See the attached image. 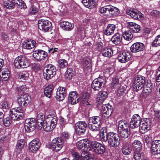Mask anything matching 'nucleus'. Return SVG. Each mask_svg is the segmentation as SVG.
I'll return each instance as SVG.
<instances>
[{
    "label": "nucleus",
    "instance_id": "1",
    "mask_svg": "<svg viewBox=\"0 0 160 160\" xmlns=\"http://www.w3.org/2000/svg\"><path fill=\"white\" fill-rule=\"evenodd\" d=\"M100 12L110 17H114L120 13L119 9L112 5H106L99 9Z\"/></svg>",
    "mask_w": 160,
    "mask_h": 160
},
{
    "label": "nucleus",
    "instance_id": "2",
    "mask_svg": "<svg viewBox=\"0 0 160 160\" xmlns=\"http://www.w3.org/2000/svg\"><path fill=\"white\" fill-rule=\"evenodd\" d=\"M108 142L109 146L112 147H116L120 143V139L118 135L113 132L107 133Z\"/></svg>",
    "mask_w": 160,
    "mask_h": 160
},
{
    "label": "nucleus",
    "instance_id": "3",
    "mask_svg": "<svg viewBox=\"0 0 160 160\" xmlns=\"http://www.w3.org/2000/svg\"><path fill=\"white\" fill-rule=\"evenodd\" d=\"M24 110L21 107L15 108L9 111V115L12 119L19 121L23 118L24 116Z\"/></svg>",
    "mask_w": 160,
    "mask_h": 160
},
{
    "label": "nucleus",
    "instance_id": "4",
    "mask_svg": "<svg viewBox=\"0 0 160 160\" xmlns=\"http://www.w3.org/2000/svg\"><path fill=\"white\" fill-rule=\"evenodd\" d=\"M145 83V78L141 75H138L134 78L132 84L133 90L135 91L141 89Z\"/></svg>",
    "mask_w": 160,
    "mask_h": 160
},
{
    "label": "nucleus",
    "instance_id": "5",
    "mask_svg": "<svg viewBox=\"0 0 160 160\" xmlns=\"http://www.w3.org/2000/svg\"><path fill=\"white\" fill-rule=\"evenodd\" d=\"M29 62L24 55L18 56L14 61V65L18 68H26L29 66Z\"/></svg>",
    "mask_w": 160,
    "mask_h": 160
},
{
    "label": "nucleus",
    "instance_id": "6",
    "mask_svg": "<svg viewBox=\"0 0 160 160\" xmlns=\"http://www.w3.org/2000/svg\"><path fill=\"white\" fill-rule=\"evenodd\" d=\"M38 28L44 32H48L52 27L51 22L46 19H39L38 21Z\"/></svg>",
    "mask_w": 160,
    "mask_h": 160
},
{
    "label": "nucleus",
    "instance_id": "7",
    "mask_svg": "<svg viewBox=\"0 0 160 160\" xmlns=\"http://www.w3.org/2000/svg\"><path fill=\"white\" fill-rule=\"evenodd\" d=\"M63 142L60 137H58L53 139L50 144L49 148L56 152L59 151L63 147Z\"/></svg>",
    "mask_w": 160,
    "mask_h": 160
},
{
    "label": "nucleus",
    "instance_id": "8",
    "mask_svg": "<svg viewBox=\"0 0 160 160\" xmlns=\"http://www.w3.org/2000/svg\"><path fill=\"white\" fill-rule=\"evenodd\" d=\"M37 122L34 118L27 119L25 123V130L28 132H32L35 129Z\"/></svg>",
    "mask_w": 160,
    "mask_h": 160
},
{
    "label": "nucleus",
    "instance_id": "9",
    "mask_svg": "<svg viewBox=\"0 0 160 160\" xmlns=\"http://www.w3.org/2000/svg\"><path fill=\"white\" fill-rule=\"evenodd\" d=\"M31 98L30 96L27 93L22 94L18 98V104L21 106H26L30 102Z\"/></svg>",
    "mask_w": 160,
    "mask_h": 160
},
{
    "label": "nucleus",
    "instance_id": "10",
    "mask_svg": "<svg viewBox=\"0 0 160 160\" xmlns=\"http://www.w3.org/2000/svg\"><path fill=\"white\" fill-rule=\"evenodd\" d=\"M40 141L38 138L33 139L28 144L29 151L32 153H35L40 148Z\"/></svg>",
    "mask_w": 160,
    "mask_h": 160
},
{
    "label": "nucleus",
    "instance_id": "11",
    "mask_svg": "<svg viewBox=\"0 0 160 160\" xmlns=\"http://www.w3.org/2000/svg\"><path fill=\"white\" fill-rule=\"evenodd\" d=\"M87 127V124L85 122L79 121L75 124L74 128L76 133L82 135L85 132Z\"/></svg>",
    "mask_w": 160,
    "mask_h": 160
},
{
    "label": "nucleus",
    "instance_id": "12",
    "mask_svg": "<svg viewBox=\"0 0 160 160\" xmlns=\"http://www.w3.org/2000/svg\"><path fill=\"white\" fill-rule=\"evenodd\" d=\"M56 69L53 65L50 64L48 65V68L43 72V76L44 78L48 80L52 78L56 74Z\"/></svg>",
    "mask_w": 160,
    "mask_h": 160
},
{
    "label": "nucleus",
    "instance_id": "13",
    "mask_svg": "<svg viewBox=\"0 0 160 160\" xmlns=\"http://www.w3.org/2000/svg\"><path fill=\"white\" fill-rule=\"evenodd\" d=\"M104 79L99 77L93 81L92 84V87L94 91L99 90L104 87Z\"/></svg>",
    "mask_w": 160,
    "mask_h": 160
},
{
    "label": "nucleus",
    "instance_id": "14",
    "mask_svg": "<svg viewBox=\"0 0 160 160\" xmlns=\"http://www.w3.org/2000/svg\"><path fill=\"white\" fill-rule=\"evenodd\" d=\"M88 140L86 139H83L78 141L76 143V146L78 149L80 153L82 152H88Z\"/></svg>",
    "mask_w": 160,
    "mask_h": 160
},
{
    "label": "nucleus",
    "instance_id": "15",
    "mask_svg": "<svg viewBox=\"0 0 160 160\" xmlns=\"http://www.w3.org/2000/svg\"><path fill=\"white\" fill-rule=\"evenodd\" d=\"M131 57L130 52L124 50L120 53L118 55V59L121 63H125L128 61Z\"/></svg>",
    "mask_w": 160,
    "mask_h": 160
},
{
    "label": "nucleus",
    "instance_id": "16",
    "mask_svg": "<svg viewBox=\"0 0 160 160\" xmlns=\"http://www.w3.org/2000/svg\"><path fill=\"white\" fill-rule=\"evenodd\" d=\"M150 150L152 154H160V140H154L152 142Z\"/></svg>",
    "mask_w": 160,
    "mask_h": 160
},
{
    "label": "nucleus",
    "instance_id": "17",
    "mask_svg": "<svg viewBox=\"0 0 160 160\" xmlns=\"http://www.w3.org/2000/svg\"><path fill=\"white\" fill-rule=\"evenodd\" d=\"M126 12L127 14L135 19L140 20L143 17V14L140 12L136 9L127 10Z\"/></svg>",
    "mask_w": 160,
    "mask_h": 160
},
{
    "label": "nucleus",
    "instance_id": "18",
    "mask_svg": "<svg viewBox=\"0 0 160 160\" xmlns=\"http://www.w3.org/2000/svg\"><path fill=\"white\" fill-rule=\"evenodd\" d=\"M33 56L36 60L41 61L44 60L48 56V53L44 51L37 50L33 52Z\"/></svg>",
    "mask_w": 160,
    "mask_h": 160
},
{
    "label": "nucleus",
    "instance_id": "19",
    "mask_svg": "<svg viewBox=\"0 0 160 160\" xmlns=\"http://www.w3.org/2000/svg\"><path fill=\"white\" fill-rule=\"evenodd\" d=\"M141 118L138 114H135L133 116L130 122V125L131 128H134L140 126L141 123Z\"/></svg>",
    "mask_w": 160,
    "mask_h": 160
},
{
    "label": "nucleus",
    "instance_id": "20",
    "mask_svg": "<svg viewBox=\"0 0 160 160\" xmlns=\"http://www.w3.org/2000/svg\"><path fill=\"white\" fill-rule=\"evenodd\" d=\"M66 89L64 87H59L56 92V98L58 101L63 100L66 95Z\"/></svg>",
    "mask_w": 160,
    "mask_h": 160
},
{
    "label": "nucleus",
    "instance_id": "21",
    "mask_svg": "<svg viewBox=\"0 0 160 160\" xmlns=\"http://www.w3.org/2000/svg\"><path fill=\"white\" fill-rule=\"evenodd\" d=\"M141 124L140 125V130L142 133H144L150 129L151 128V123L149 119H147L141 121Z\"/></svg>",
    "mask_w": 160,
    "mask_h": 160
},
{
    "label": "nucleus",
    "instance_id": "22",
    "mask_svg": "<svg viewBox=\"0 0 160 160\" xmlns=\"http://www.w3.org/2000/svg\"><path fill=\"white\" fill-rule=\"evenodd\" d=\"M102 111L103 116L104 117L108 118L112 113V106L109 104L103 105L102 106Z\"/></svg>",
    "mask_w": 160,
    "mask_h": 160
},
{
    "label": "nucleus",
    "instance_id": "23",
    "mask_svg": "<svg viewBox=\"0 0 160 160\" xmlns=\"http://www.w3.org/2000/svg\"><path fill=\"white\" fill-rule=\"evenodd\" d=\"M144 48V45L143 43L137 42L134 43L131 46L130 50L131 52L135 53L142 51Z\"/></svg>",
    "mask_w": 160,
    "mask_h": 160
},
{
    "label": "nucleus",
    "instance_id": "24",
    "mask_svg": "<svg viewBox=\"0 0 160 160\" xmlns=\"http://www.w3.org/2000/svg\"><path fill=\"white\" fill-rule=\"evenodd\" d=\"M78 94L76 91H72L70 92L68 97V102L72 104H74L79 102L78 98Z\"/></svg>",
    "mask_w": 160,
    "mask_h": 160
},
{
    "label": "nucleus",
    "instance_id": "25",
    "mask_svg": "<svg viewBox=\"0 0 160 160\" xmlns=\"http://www.w3.org/2000/svg\"><path fill=\"white\" fill-rule=\"evenodd\" d=\"M91 32V29L88 28L80 27L78 28L77 33L78 34L81 35L82 38L88 36Z\"/></svg>",
    "mask_w": 160,
    "mask_h": 160
},
{
    "label": "nucleus",
    "instance_id": "26",
    "mask_svg": "<svg viewBox=\"0 0 160 160\" xmlns=\"http://www.w3.org/2000/svg\"><path fill=\"white\" fill-rule=\"evenodd\" d=\"M108 96V94L106 92L101 91H100L96 98V102L98 104H102L106 99Z\"/></svg>",
    "mask_w": 160,
    "mask_h": 160
},
{
    "label": "nucleus",
    "instance_id": "27",
    "mask_svg": "<svg viewBox=\"0 0 160 160\" xmlns=\"http://www.w3.org/2000/svg\"><path fill=\"white\" fill-rule=\"evenodd\" d=\"M88 152L90 150L92 151L95 152L96 150L97 149L98 146L100 145L101 143L96 141H90L88 140Z\"/></svg>",
    "mask_w": 160,
    "mask_h": 160
},
{
    "label": "nucleus",
    "instance_id": "28",
    "mask_svg": "<svg viewBox=\"0 0 160 160\" xmlns=\"http://www.w3.org/2000/svg\"><path fill=\"white\" fill-rule=\"evenodd\" d=\"M132 151V147L128 143H123L122 147V153L125 155H128L130 154Z\"/></svg>",
    "mask_w": 160,
    "mask_h": 160
},
{
    "label": "nucleus",
    "instance_id": "29",
    "mask_svg": "<svg viewBox=\"0 0 160 160\" xmlns=\"http://www.w3.org/2000/svg\"><path fill=\"white\" fill-rule=\"evenodd\" d=\"M44 122L47 123V124L49 125V126H51L53 129L55 127L57 123V119L56 118H53L50 116L47 117L44 121Z\"/></svg>",
    "mask_w": 160,
    "mask_h": 160
},
{
    "label": "nucleus",
    "instance_id": "30",
    "mask_svg": "<svg viewBox=\"0 0 160 160\" xmlns=\"http://www.w3.org/2000/svg\"><path fill=\"white\" fill-rule=\"evenodd\" d=\"M88 127L90 129L92 132L93 136H95L96 135L98 134L100 128V125L89 123Z\"/></svg>",
    "mask_w": 160,
    "mask_h": 160
},
{
    "label": "nucleus",
    "instance_id": "31",
    "mask_svg": "<svg viewBox=\"0 0 160 160\" xmlns=\"http://www.w3.org/2000/svg\"><path fill=\"white\" fill-rule=\"evenodd\" d=\"M60 26L65 30L70 31L73 28L74 25L72 23H70L67 21H64L60 23Z\"/></svg>",
    "mask_w": 160,
    "mask_h": 160
},
{
    "label": "nucleus",
    "instance_id": "32",
    "mask_svg": "<svg viewBox=\"0 0 160 160\" xmlns=\"http://www.w3.org/2000/svg\"><path fill=\"white\" fill-rule=\"evenodd\" d=\"M128 27L133 32H138L140 30V27L138 25L133 22H129Z\"/></svg>",
    "mask_w": 160,
    "mask_h": 160
},
{
    "label": "nucleus",
    "instance_id": "33",
    "mask_svg": "<svg viewBox=\"0 0 160 160\" xmlns=\"http://www.w3.org/2000/svg\"><path fill=\"white\" fill-rule=\"evenodd\" d=\"M115 29V25L113 24H109L104 31V33L105 35L108 36L111 35L113 33Z\"/></svg>",
    "mask_w": 160,
    "mask_h": 160
},
{
    "label": "nucleus",
    "instance_id": "34",
    "mask_svg": "<svg viewBox=\"0 0 160 160\" xmlns=\"http://www.w3.org/2000/svg\"><path fill=\"white\" fill-rule=\"evenodd\" d=\"M113 51L112 49L110 47H106L102 51V54L106 57L110 58L113 55Z\"/></svg>",
    "mask_w": 160,
    "mask_h": 160
},
{
    "label": "nucleus",
    "instance_id": "35",
    "mask_svg": "<svg viewBox=\"0 0 160 160\" xmlns=\"http://www.w3.org/2000/svg\"><path fill=\"white\" fill-rule=\"evenodd\" d=\"M82 3L86 7L89 9L93 8L96 6L94 0H82Z\"/></svg>",
    "mask_w": 160,
    "mask_h": 160
},
{
    "label": "nucleus",
    "instance_id": "36",
    "mask_svg": "<svg viewBox=\"0 0 160 160\" xmlns=\"http://www.w3.org/2000/svg\"><path fill=\"white\" fill-rule=\"evenodd\" d=\"M36 44V42L33 40L27 41L22 45V47L25 49H30L33 48Z\"/></svg>",
    "mask_w": 160,
    "mask_h": 160
},
{
    "label": "nucleus",
    "instance_id": "37",
    "mask_svg": "<svg viewBox=\"0 0 160 160\" xmlns=\"http://www.w3.org/2000/svg\"><path fill=\"white\" fill-rule=\"evenodd\" d=\"M130 128L128 123L124 120H121L118 122V131H121Z\"/></svg>",
    "mask_w": 160,
    "mask_h": 160
},
{
    "label": "nucleus",
    "instance_id": "38",
    "mask_svg": "<svg viewBox=\"0 0 160 160\" xmlns=\"http://www.w3.org/2000/svg\"><path fill=\"white\" fill-rule=\"evenodd\" d=\"M122 39V36L119 33H116L112 36L111 40L113 44L117 45L120 43Z\"/></svg>",
    "mask_w": 160,
    "mask_h": 160
},
{
    "label": "nucleus",
    "instance_id": "39",
    "mask_svg": "<svg viewBox=\"0 0 160 160\" xmlns=\"http://www.w3.org/2000/svg\"><path fill=\"white\" fill-rule=\"evenodd\" d=\"M54 89V87L52 85H49L46 87L44 90L45 95L47 97L50 98Z\"/></svg>",
    "mask_w": 160,
    "mask_h": 160
},
{
    "label": "nucleus",
    "instance_id": "40",
    "mask_svg": "<svg viewBox=\"0 0 160 160\" xmlns=\"http://www.w3.org/2000/svg\"><path fill=\"white\" fill-rule=\"evenodd\" d=\"M45 115L42 112L39 113L37 116L36 119L37 125L40 127L42 125L44 120Z\"/></svg>",
    "mask_w": 160,
    "mask_h": 160
},
{
    "label": "nucleus",
    "instance_id": "41",
    "mask_svg": "<svg viewBox=\"0 0 160 160\" xmlns=\"http://www.w3.org/2000/svg\"><path fill=\"white\" fill-rule=\"evenodd\" d=\"M118 132L120 133V136L122 138H126L128 137L130 134V128H126Z\"/></svg>",
    "mask_w": 160,
    "mask_h": 160
},
{
    "label": "nucleus",
    "instance_id": "42",
    "mask_svg": "<svg viewBox=\"0 0 160 160\" xmlns=\"http://www.w3.org/2000/svg\"><path fill=\"white\" fill-rule=\"evenodd\" d=\"M89 123L100 125L101 118L98 116H93L90 117L89 121Z\"/></svg>",
    "mask_w": 160,
    "mask_h": 160
},
{
    "label": "nucleus",
    "instance_id": "43",
    "mask_svg": "<svg viewBox=\"0 0 160 160\" xmlns=\"http://www.w3.org/2000/svg\"><path fill=\"white\" fill-rule=\"evenodd\" d=\"M122 37L126 40H130L133 38V35L130 30L124 31L122 34Z\"/></svg>",
    "mask_w": 160,
    "mask_h": 160
},
{
    "label": "nucleus",
    "instance_id": "44",
    "mask_svg": "<svg viewBox=\"0 0 160 160\" xmlns=\"http://www.w3.org/2000/svg\"><path fill=\"white\" fill-rule=\"evenodd\" d=\"M118 78L116 77L112 78L111 83V88H118L121 86Z\"/></svg>",
    "mask_w": 160,
    "mask_h": 160
},
{
    "label": "nucleus",
    "instance_id": "45",
    "mask_svg": "<svg viewBox=\"0 0 160 160\" xmlns=\"http://www.w3.org/2000/svg\"><path fill=\"white\" fill-rule=\"evenodd\" d=\"M135 151H141L142 150V145L140 142L138 140H135L132 143Z\"/></svg>",
    "mask_w": 160,
    "mask_h": 160
},
{
    "label": "nucleus",
    "instance_id": "46",
    "mask_svg": "<svg viewBox=\"0 0 160 160\" xmlns=\"http://www.w3.org/2000/svg\"><path fill=\"white\" fill-rule=\"evenodd\" d=\"M2 78L4 81L8 80L10 76V72L8 69H3L2 70Z\"/></svg>",
    "mask_w": 160,
    "mask_h": 160
},
{
    "label": "nucleus",
    "instance_id": "47",
    "mask_svg": "<svg viewBox=\"0 0 160 160\" xmlns=\"http://www.w3.org/2000/svg\"><path fill=\"white\" fill-rule=\"evenodd\" d=\"M25 143V141L22 139L19 140L18 141L16 145V148L19 152L24 148Z\"/></svg>",
    "mask_w": 160,
    "mask_h": 160
},
{
    "label": "nucleus",
    "instance_id": "48",
    "mask_svg": "<svg viewBox=\"0 0 160 160\" xmlns=\"http://www.w3.org/2000/svg\"><path fill=\"white\" fill-rule=\"evenodd\" d=\"M142 150L134 151L133 157L135 160H142Z\"/></svg>",
    "mask_w": 160,
    "mask_h": 160
},
{
    "label": "nucleus",
    "instance_id": "49",
    "mask_svg": "<svg viewBox=\"0 0 160 160\" xmlns=\"http://www.w3.org/2000/svg\"><path fill=\"white\" fill-rule=\"evenodd\" d=\"M14 3L18 5L21 9H25L27 8V6L23 1L22 0H12Z\"/></svg>",
    "mask_w": 160,
    "mask_h": 160
},
{
    "label": "nucleus",
    "instance_id": "50",
    "mask_svg": "<svg viewBox=\"0 0 160 160\" xmlns=\"http://www.w3.org/2000/svg\"><path fill=\"white\" fill-rule=\"evenodd\" d=\"M152 45L155 47L160 46V34L158 35L155 38L152 42Z\"/></svg>",
    "mask_w": 160,
    "mask_h": 160
},
{
    "label": "nucleus",
    "instance_id": "51",
    "mask_svg": "<svg viewBox=\"0 0 160 160\" xmlns=\"http://www.w3.org/2000/svg\"><path fill=\"white\" fill-rule=\"evenodd\" d=\"M105 147L101 143L94 152L98 154H102L105 152Z\"/></svg>",
    "mask_w": 160,
    "mask_h": 160
},
{
    "label": "nucleus",
    "instance_id": "52",
    "mask_svg": "<svg viewBox=\"0 0 160 160\" xmlns=\"http://www.w3.org/2000/svg\"><path fill=\"white\" fill-rule=\"evenodd\" d=\"M41 127L42 128H43L45 131L47 132H49L53 130L52 128H51L52 127H51L50 126H49V125L47 124V123L44 122V121L40 127Z\"/></svg>",
    "mask_w": 160,
    "mask_h": 160
},
{
    "label": "nucleus",
    "instance_id": "53",
    "mask_svg": "<svg viewBox=\"0 0 160 160\" xmlns=\"http://www.w3.org/2000/svg\"><path fill=\"white\" fill-rule=\"evenodd\" d=\"M88 152H82L81 153V157L82 159L86 160L92 159V155L88 153Z\"/></svg>",
    "mask_w": 160,
    "mask_h": 160
},
{
    "label": "nucleus",
    "instance_id": "54",
    "mask_svg": "<svg viewBox=\"0 0 160 160\" xmlns=\"http://www.w3.org/2000/svg\"><path fill=\"white\" fill-rule=\"evenodd\" d=\"M107 133L106 131H102L100 133L99 137L100 140L103 142H106L108 140L107 138Z\"/></svg>",
    "mask_w": 160,
    "mask_h": 160
},
{
    "label": "nucleus",
    "instance_id": "55",
    "mask_svg": "<svg viewBox=\"0 0 160 160\" xmlns=\"http://www.w3.org/2000/svg\"><path fill=\"white\" fill-rule=\"evenodd\" d=\"M12 120L11 117H7L3 119V124L6 127H9L12 123Z\"/></svg>",
    "mask_w": 160,
    "mask_h": 160
},
{
    "label": "nucleus",
    "instance_id": "56",
    "mask_svg": "<svg viewBox=\"0 0 160 160\" xmlns=\"http://www.w3.org/2000/svg\"><path fill=\"white\" fill-rule=\"evenodd\" d=\"M4 5L6 8L8 9H12L14 7V4L12 0V2L8 1L5 2Z\"/></svg>",
    "mask_w": 160,
    "mask_h": 160
},
{
    "label": "nucleus",
    "instance_id": "57",
    "mask_svg": "<svg viewBox=\"0 0 160 160\" xmlns=\"http://www.w3.org/2000/svg\"><path fill=\"white\" fill-rule=\"evenodd\" d=\"M59 67L61 68H63L67 67L68 65L67 61L64 59H61L58 62Z\"/></svg>",
    "mask_w": 160,
    "mask_h": 160
},
{
    "label": "nucleus",
    "instance_id": "58",
    "mask_svg": "<svg viewBox=\"0 0 160 160\" xmlns=\"http://www.w3.org/2000/svg\"><path fill=\"white\" fill-rule=\"evenodd\" d=\"M81 62L83 67L88 66L90 62L89 59L87 57H85L81 59Z\"/></svg>",
    "mask_w": 160,
    "mask_h": 160
},
{
    "label": "nucleus",
    "instance_id": "59",
    "mask_svg": "<svg viewBox=\"0 0 160 160\" xmlns=\"http://www.w3.org/2000/svg\"><path fill=\"white\" fill-rule=\"evenodd\" d=\"M117 92V94L118 96H120L124 94V91H125V88L123 86H121L118 88Z\"/></svg>",
    "mask_w": 160,
    "mask_h": 160
},
{
    "label": "nucleus",
    "instance_id": "60",
    "mask_svg": "<svg viewBox=\"0 0 160 160\" xmlns=\"http://www.w3.org/2000/svg\"><path fill=\"white\" fill-rule=\"evenodd\" d=\"M145 85H146V86L144 87V91H145L146 90L148 92H150L152 88V84L150 81L147 84V82H145Z\"/></svg>",
    "mask_w": 160,
    "mask_h": 160
},
{
    "label": "nucleus",
    "instance_id": "61",
    "mask_svg": "<svg viewBox=\"0 0 160 160\" xmlns=\"http://www.w3.org/2000/svg\"><path fill=\"white\" fill-rule=\"evenodd\" d=\"M72 156L74 158H77V160H81V153H80L74 150H72Z\"/></svg>",
    "mask_w": 160,
    "mask_h": 160
},
{
    "label": "nucleus",
    "instance_id": "62",
    "mask_svg": "<svg viewBox=\"0 0 160 160\" xmlns=\"http://www.w3.org/2000/svg\"><path fill=\"white\" fill-rule=\"evenodd\" d=\"M29 76L28 74L26 72H21L18 75V77L19 78L23 80H26L28 78Z\"/></svg>",
    "mask_w": 160,
    "mask_h": 160
},
{
    "label": "nucleus",
    "instance_id": "63",
    "mask_svg": "<svg viewBox=\"0 0 160 160\" xmlns=\"http://www.w3.org/2000/svg\"><path fill=\"white\" fill-rule=\"evenodd\" d=\"M72 70L71 68H68L67 69L65 73V77L67 78L70 79L72 78Z\"/></svg>",
    "mask_w": 160,
    "mask_h": 160
},
{
    "label": "nucleus",
    "instance_id": "64",
    "mask_svg": "<svg viewBox=\"0 0 160 160\" xmlns=\"http://www.w3.org/2000/svg\"><path fill=\"white\" fill-rule=\"evenodd\" d=\"M38 9L37 8L32 7L29 11V14H35L38 12Z\"/></svg>",
    "mask_w": 160,
    "mask_h": 160
}]
</instances>
